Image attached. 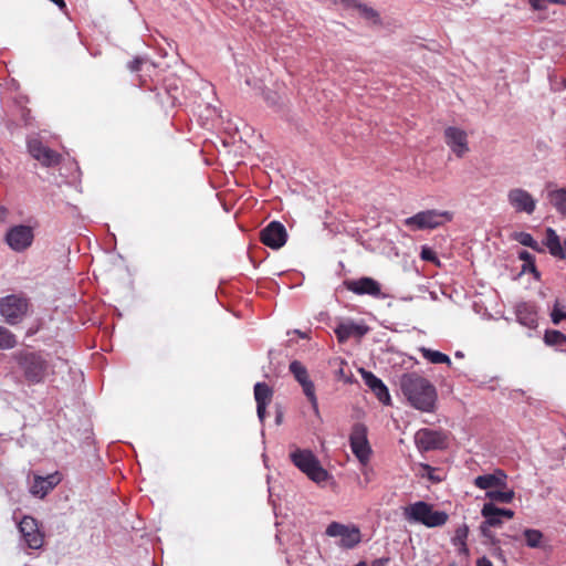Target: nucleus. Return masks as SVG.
<instances>
[{
	"mask_svg": "<svg viewBox=\"0 0 566 566\" xmlns=\"http://www.w3.org/2000/svg\"><path fill=\"white\" fill-rule=\"evenodd\" d=\"M399 386L408 402L423 412H432L438 398L436 387L424 377L408 373L400 377Z\"/></svg>",
	"mask_w": 566,
	"mask_h": 566,
	"instance_id": "f257e3e1",
	"label": "nucleus"
},
{
	"mask_svg": "<svg viewBox=\"0 0 566 566\" xmlns=\"http://www.w3.org/2000/svg\"><path fill=\"white\" fill-rule=\"evenodd\" d=\"M13 359L29 385L44 382L53 374L52 366L40 352L19 350L13 354Z\"/></svg>",
	"mask_w": 566,
	"mask_h": 566,
	"instance_id": "f03ea898",
	"label": "nucleus"
},
{
	"mask_svg": "<svg viewBox=\"0 0 566 566\" xmlns=\"http://www.w3.org/2000/svg\"><path fill=\"white\" fill-rule=\"evenodd\" d=\"M403 517L411 524H421L428 528L441 527L447 524L449 514L436 510L434 505L424 501H417L403 507Z\"/></svg>",
	"mask_w": 566,
	"mask_h": 566,
	"instance_id": "7ed1b4c3",
	"label": "nucleus"
},
{
	"mask_svg": "<svg viewBox=\"0 0 566 566\" xmlns=\"http://www.w3.org/2000/svg\"><path fill=\"white\" fill-rule=\"evenodd\" d=\"M293 464L306 474L315 483H322L327 480L328 472L321 465L315 454L307 449H294L290 453Z\"/></svg>",
	"mask_w": 566,
	"mask_h": 566,
	"instance_id": "20e7f679",
	"label": "nucleus"
},
{
	"mask_svg": "<svg viewBox=\"0 0 566 566\" xmlns=\"http://www.w3.org/2000/svg\"><path fill=\"white\" fill-rule=\"evenodd\" d=\"M453 219V213L447 210H424L416 213L412 217L406 218L403 224L411 231L436 229L450 222Z\"/></svg>",
	"mask_w": 566,
	"mask_h": 566,
	"instance_id": "39448f33",
	"label": "nucleus"
},
{
	"mask_svg": "<svg viewBox=\"0 0 566 566\" xmlns=\"http://www.w3.org/2000/svg\"><path fill=\"white\" fill-rule=\"evenodd\" d=\"M29 301L22 295L11 294L0 298V315L9 325L21 323L29 312Z\"/></svg>",
	"mask_w": 566,
	"mask_h": 566,
	"instance_id": "423d86ee",
	"label": "nucleus"
},
{
	"mask_svg": "<svg viewBox=\"0 0 566 566\" xmlns=\"http://www.w3.org/2000/svg\"><path fill=\"white\" fill-rule=\"evenodd\" d=\"M325 534L328 537L338 538L336 544L344 549H352L361 542L360 530L355 524L332 522L326 527Z\"/></svg>",
	"mask_w": 566,
	"mask_h": 566,
	"instance_id": "0eeeda50",
	"label": "nucleus"
},
{
	"mask_svg": "<svg viewBox=\"0 0 566 566\" xmlns=\"http://www.w3.org/2000/svg\"><path fill=\"white\" fill-rule=\"evenodd\" d=\"M4 241L14 252L28 250L34 241V229L28 224H15L10 227L4 235Z\"/></svg>",
	"mask_w": 566,
	"mask_h": 566,
	"instance_id": "6e6552de",
	"label": "nucleus"
},
{
	"mask_svg": "<svg viewBox=\"0 0 566 566\" xmlns=\"http://www.w3.org/2000/svg\"><path fill=\"white\" fill-rule=\"evenodd\" d=\"M350 449L359 463L365 467L371 455V448L367 439V428L363 423L354 424L349 436Z\"/></svg>",
	"mask_w": 566,
	"mask_h": 566,
	"instance_id": "1a4fd4ad",
	"label": "nucleus"
},
{
	"mask_svg": "<svg viewBox=\"0 0 566 566\" xmlns=\"http://www.w3.org/2000/svg\"><path fill=\"white\" fill-rule=\"evenodd\" d=\"M291 374L297 380V382L302 386L304 395L310 400L314 412L318 413V402L317 397L315 395V386L313 381L308 377V373L306 367L298 360H293L289 367Z\"/></svg>",
	"mask_w": 566,
	"mask_h": 566,
	"instance_id": "9d476101",
	"label": "nucleus"
},
{
	"mask_svg": "<svg viewBox=\"0 0 566 566\" xmlns=\"http://www.w3.org/2000/svg\"><path fill=\"white\" fill-rule=\"evenodd\" d=\"M443 137L447 146L458 158H463L470 151L468 133L464 129L448 126L444 129Z\"/></svg>",
	"mask_w": 566,
	"mask_h": 566,
	"instance_id": "9b49d317",
	"label": "nucleus"
},
{
	"mask_svg": "<svg viewBox=\"0 0 566 566\" xmlns=\"http://www.w3.org/2000/svg\"><path fill=\"white\" fill-rule=\"evenodd\" d=\"M19 532L27 547L39 549L43 546L44 536L39 528L38 522L31 516H24L19 523Z\"/></svg>",
	"mask_w": 566,
	"mask_h": 566,
	"instance_id": "f8f14e48",
	"label": "nucleus"
},
{
	"mask_svg": "<svg viewBox=\"0 0 566 566\" xmlns=\"http://www.w3.org/2000/svg\"><path fill=\"white\" fill-rule=\"evenodd\" d=\"M507 202L515 212L526 214H532L537 205L536 199L523 188L509 190Z\"/></svg>",
	"mask_w": 566,
	"mask_h": 566,
	"instance_id": "ddd939ff",
	"label": "nucleus"
},
{
	"mask_svg": "<svg viewBox=\"0 0 566 566\" xmlns=\"http://www.w3.org/2000/svg\"><path fill=\"white\" fill-rule=\"evenodd\" d=\"M415 441L417 447L423 451L442 449L447 446V436L442 431L420 429L415 436Z\"/></svg>",
	"mask_w": 566,
	"mask_h": 566,
	"instance_id": "4468645a",
	"label": "nucleus"
},
{
	"mask_svg": "<svg viewBox=\"0 0 566 566\" xmlns=\"http://www.w3.org/2000/svg\"><path fill=\"white\" fill-rule=\"evenodd\" d=\"M345 287L357 295H370L373 297H386L381 293V285L373 277L363 276L357 280L344 282Z\"/></svg>",
	"mask_w": 566,
	"mask_h": 566,
	"instance_id": "2eb2a0df",
	"label": "nucleus"
},
{
	"mask_svg": "<svg viewBox=\"0 0 566 566\" xmlns=\"http://www.w3.org/2000/svg\"><path fill=\"white\" fill-rule=\"evenodd\" d=\"M287 233L285 227L279 221L270 222L261 231V241L272 249H280L286 242Z\"/></svg>",
	"mask_w": 566,
	"mask_h": 566,
	"instance_id": "dca6fc26",
	"label": "nucleus"
},
{
	"mask_svg": "<svg viewBox=\"0 0 566 566\" xmlns=\"http://www.w3.org/2000/svg\"><path fill=\"white\" fill-rule=\"evenodd\" d=\"M61 480L62 478L59 472L51 473L46 476L34 475L30 483V493L33 496L43 499L61 482Z\"/></svg>",
	"mask_w": 566,
	"mask_h": 566,
	"instance_id": "f3484780",
	"label": "nucleus"
},
{
	"mask_svg": "<svg viewBox=\"0 0 566 566\" xmlns=\"http://www.w3.org/2000/svg\"><path fill=\"white\" fill-rule=\"evenodd\" d=\"M31 156L44 166H53L59 163V154L45 147L39 139L32 138L28 142Z\"/></svg>",
	"mask_w": 566,
	"mask_h": 566,
	"instance_id": "a211bd4d",
	"label": "nucleus"
},
{
	"mask_svg": "<svg viewBox=\"0 0 566 566\" xmlns=\"http://www.w3.org/2000/svg\"><path fill=\"white\" fill-rule=\"evenodd\" d=\"M31 156L44 166H53L59 163V154L45 147L39 139L32 138L28 142Z\"/></svg>",
	"mask_w": 566,
	"mask_h": 566,
	"instance_id": "6ab92c4d",
	"label": "nucleus"
},
{
	"mask_svg": "<svg viewBox=\"0 0 566 566\" xmlns=\"http://www.w3.org/2000/svg\"><path fill=\"white\" fill-rule=\"evenodd\" d=\"M360 376L365 385L375 394L378 400L384 405L390 403V395L388 388L380 378L374 375L371 371L360 369Z\"/></svg>",
	"mask_w": 566,
	"mask_h": 566,
	"instance_id": "aec40b11",
	"label": "nucleus"
},
{
	"mask_svg": "<svg viewBox=\"0 0 566 566\" xmlns=\"http://www.w3.org/2000/svg\"><path fill=\"white\" fill-rule=\"evenodd\" d=\"M338 342L345 343L350 337H361L368 332L365 324L356 323L352 319L340 322L334 329Z\"/></svg>",
	"mask_w": 566,
	"mask_h": 566,
	"instance_id": "412c9836",
	"label": "nucleus"
},
{
	"mask_svg": "<svg viewBox=\"0 0 566 566\" xmlns=\"http://www.w3.org/2000/svg\"><path fill=\"white\" fill-rule=\"evenodd\" d=\"M273 396L272 389L264 382H256L254 386V398L256 401V413L261 422L265 419V408Z\"/></svg>",
	"mask_w": 566,
	"mask_h": 566,
	"instance_id": "4be33fe9",
	"label": "nucleus"
},
{
	"mask_svg": "<svg viewBox=\"0 0 566 566\" xmlns=\"http://www.w3.org/2000/svg\"><path fill=\"white\" fill-rule=\"evenodd\" d=\"M515 313L517 322L521 325L531 329L537 327V313L534 305L530 303H521L516 306Z\"/></svg>",
	"mask_w": 566,
	"mask_h": 566,
	"instance_id": "5701e85b",
	"label": "nucleus"
},
{
	"mask_svg": "<svg viewBox=\"0 0 566 566\" xmlns=\"http://www.w3.org/2000/svg\"><path fill=\"white\" fill-rule=\"evenodd\" d=\"M506 475L497 470L492 474L479 475L474 479V485L481 490H489L495 486L505 485Z\"/></svg>",
	"mask_w": 566,
	"mask_h": 566,
	"instance_id": "b1692460",
	"label": "nucleus"
},
{
	"mask_svg": "<svg viewBox=\"0 0 566 566\" xmlns=\"http://www.w3.org/2000/svg\"><path fill=\"white\" fill-rule=\"evenodd\" d=\"M468 536L469 526L465 523H463L455 528L454 535L451 538V543L453 544V546L457 547L458 554L463 555L465 557H468L470 554L469 547L467 545Z\"/></svg>",
	"mask_w": 566,
	"mask_h": 566,
	"instance_id": "393cba45",
	"label": "nucleus"
},
{
	"mask_svg": "<svg viewBox=\"0 0 566 566\" xmlns=\"http://www.w3.org/2000/svg\"><path fill=\"white\" fill-rule=\"evenodd\" d=\"M481 515L484 517L482 524L490 527L500 526L503 523V517L497 514V506L494 503H485L481 510Z\"/></svg>",
	"mask_w": 566,
	"mask_h": 566,
	"instance_id": "a878e982",
	"label": "nucleus"
},
{
	"mask_svg": "<svg viewBox=\"0 0 566 566\" xmlns=\"http://www.w3.org/2000/svg\"><path fill=\"white\" fill-rule=\"evenodd\" d=\"M547 198L556 211L566 217V187L548 191Z\"/></svg>",
	"mask_w": 566,
	"mask_h": 566,
	"instance_id": "bb28decb",
	"label": "nucleus"
},
{
	"mask_svg": "<svg viewBox=\"0 0 566 566\" xmlns=\"http://www.w3.org/2000/svg\"><path fill=\"white\" fill-rule=\"evenodd\" d=\"M419 352L421 353L422 357L430 361L431 364H447L451 365V359L448 355L433 350L427 347H420Z\"/></svg>",
	"mask_w": 566,
	"mask_h": 566,
	"instance_id": "cd10ccee",
	"label": "nucleus"
},
{
	"mask_svg": "<svg viewBox=\"0 0 566 566\" xmlns=\"http://www.w3.org/2000/svg\"><path fill=\"white\" fill-rule=\"evenodd\" d=\"M546 245L553 255L562 258L564 256L559 237L551 228L546 230Z\"/></svg>",
	"mask_w": 566,
	"mask_h": 566,
	"instance_id": "c85d7f7f",
	"label": "nucleus"
},
{
	"mask_svg": "<svg viewBox=\"0 0 566 566\" xmlns=\"http://www.w3.org/2000/svg\"><path fill=\"white\" fill-rule=\"evenodd\" d=\"M17 343V336L7 327L0 325V349H12Z\"/></svg>",
	"mask_w": 566,
	"mask_h": 566,
	"instance_id": "c756f323",
	"label": "nucleus"
},
{
	"mask_svg": "<svg viewBox=\"0 0 566 566\" xmlns=\"http://www.w3.org/2000/svg\"><path fill=\"white\" fill-rule=\"evenodd\" d=\"M485 496L488 499H490L492 502L511 503L514 499V491L513 490H507V491L489 490L485 493Z\"/></svg>",
	"mask_w": 566,
	"mask_h": 566,
	"instance_id": "7c9ffc66",
	"label": "nucleus"
},
{
	"mask_svg": "<svg viewBox=\"0 0 566 566\" xmlns=\"http://www.w3.org/2000/svg\"><path fill=\"white\" fill-rule=\"evenodd\" d=\"M526 545L531 548H537L542 544L543 533L538 530L526 528L524 531Z\"/></svg>",
	"mask_w": 566,
	"mask_h": 566,
	"instance_id": "2f4dec72",
	"label": "nucleus"
},
{
	"mask_svg": "<svg viewBox=\"0 0 566 566\" xmlns=\"http://www.w3.org/2000/svg\"><path fill=\"white\" fill-rule=\"evenodd\" d=\"M513 239L521 243L522 245L532 248L533 250L539 251L538 243L534 240V238L527 232H515L513 234Z\"/></svg>",
	"mask_w": 566,
	"mask_h": 566,
	"instance_id": "473e14b6",
	"label": "nucleus"
},
{
	"mask_svg": "<svg viewBox=\"0 0 566 566\" xmlns=\"http://www.w3.org/2000/svg\"><path fill=\"white\" fill-rule=\"evenodd\" d=\"M544 342L548 346L560 345L566 342V336L559 331H547L544 336Z\"/></svg>",
	"mask_w": 566,
	"mask_h": 566,
	"instance_id": "72a5a7b5",
	"label": "nucleus"
},
{
	"mask_svg": "<svg viewBox=\"0 0 566 566\" xmlns=\"http://www.w3.org/2000/svg\"><path fill=\"white\" fill-rule=\"evenodd\" d=\"M350 3H353V6L356 7L359 12L367 19H374L377 15L371 8H368L361 3H357L356 0H350Z\"/></svg>",
	"mask_w": 566,
	"mask_h": 566,
	"instance_id": "f704fd0d",
	"label": "nucleus"
},
{
	"mask_svg": "<svg viewBox=\"0 0 566 566\" xmlns=\"http://www.w3.org/2000/svg\"><path fill=\"white\" fill-rule=\"evenodd\" d=\"M480 531L483 537H485L493 546L499 545V539L491 531V527L484 524H481Z\"/></svg>",
	"mask_w": 566,
	"mask_h": 566,
	"instance_id": "c9c22d12",
	"label": "nucleus"
},
{
	"mask_svg": "<svg viewBox=\"0 0 566 566\" xmlns=\"http://www.w3.org/2000/svg\"><path fill=\"white\" fill-rule=\"evenodd\" d=\"M551 316L554 324H559L562 319L566 318V311H563L558 307V304H556L552 311Z\"/></svg>",
	"mask_w": 566,
	"mask_h": 566,
	"instance_id": "e433bc0d",
	"label": "nucleus"
},
{
	"mask_svg": "<svg viewBox=\"0 0 566 566\" xmlns=\"http://www.w3.org/2000/svg\"><path fill=\"white\" fill-rule=\"evenodd\" d=\"M421 259L424 261L434 262L437 260V255L432 249L423 247L421 250Z\"/></svg>",
	"mask_w": 566,
	"mask_h": 566,
	"instance_id": "4c0bfd02",
	"label": "nucleus"
},
{
	"mask_svg": "<svg viewBox=\"0 0 566 566\" xmlns=\"http://www.w3.org/2000/svg\"><path fill=\"white\" fill-rule=\"evenodd\" d=\"M556 2H558V1L557 0H530L531 6L535 10L545 9L548 3H556Z\"/></svg>",
	"mask_w": 566,
	"mask_h": 566,
	"instance_id": "58836bf2",
	"label": "nucleus"
},
{
	"mask_svg": "<svg viewBox=\"0 0 566 566\" xmlns=\"http://www.w3.org/2000/svg\"><path fill=\"white\" fill-rule=\"evenodd\" d=\"M145 63V60L142 59V57H136L129 64H128V69L132 71V72H137L140 70L142 65Z\"/></svg>",
	"mask_w": 566,
	"mask_h": 566,
	"instance_id": "ea45409f",
	"label": "nucleus"
},
{
	"mask_svg": "<svg viewBox=\"0 0 566 566\" xmlns=\"http://www.w3.org/2000/svg\"><path fill=\"white\" fill-rule=\"evenodd\" d=\"M497 514H500L503 518H506V520H511L514 517V512L510 509L497 507Z\"/></svg>",
	"mask_w": 566,
	"mask_h": 566,
	"instance_id": "a19ab883",
	"label": "nucleus"
},
{
	"mask_svg": "<svg viewBox=\"0 0 566 566\" xmlns=\"http://www.w3.org/2000/svg\"><path fill=\"white\" fill-rule=\"evenodd\" d=\"M493 556L499 558L503 564L506 563V558L504 556V553H503L502 548L499 545H495V548L493 551Z\"/></svg>",
	"mask_w": 566,
	"mask_h": 566,
	"instance_id": "79ce46f5",
	"label": "nucleus"
},
{
	"mask_svg": "<svg viewBox=\"0 0 566 566\" xmlns=\"http://www.w3.org/2000/svg\"><path fill=\"white\" fill-rule=\"evenodd\" d=\"M520 259L532 264L533 262V256L530 252L527 251H521L520 254H518Z\"/></svg>",
	"mask_w": 566,
	"mask_h": 566,
	"instance_id": "37998d69",
	"label": "nucleus"
},
{
	"mask_svg": "<svg viewBox=\"0 0 566 566\" xmlns=\"http://www.w3.org/2000/svg\"><path fill=\"white\" fill-rule=\"evenodd\" d=\"M475 566H493V564L489 558L483 556L476 560Z\"/></svg>",
	"mask_w": 566,
	"mask_h": 566,
	"instance_id": "c03bdc74",
	"label": "nucleus"
},
{
	"mask_svg": "<svg viewBox=\"0 0 566 566\" xmlns=\"http://www.w3.org/2000/svg\"><path fill=\"white\" fill-rule=\"evenodd\" d=\"M8 216V209L0 207V223L4 222Z\"/></svg>",
	"mask_w": 566,
	"mask_h": 566,
	"instance_id": "a18cd8bd",
	"label": "nucleus"
},
{
	"mask_svg": "<svg viewBox=\"0 0 566 566\" xmlns=\"http://www.w3.org/2000/svg\"><path fill=\"white\" fill-rule=\"evenodd\" d=\"M388 560V558L376 559L371 566H387Z\"/></svg>",
	"mask_w": 566,
	"mask_h": 566,
	"instance_id": "49530a36",
	"label": "nucleus"
},
{
	"mask_svg": "<svg viewBox=\"0 0 566 566\" xmlns=\"http://www.w3.org/2000/svg\"><path fill=\"white\" fill-rule=\"evenodd\" d=\"M369 473H370V470L365 465L364 470H363V474L365 475L366 482L369 481V478H370Z\"/></svg>",
	"mask_w": 566,
	"mask_h": 566,
	"instance_id": "de8ad7c7",
	"label": "nucleus"
},
{
	"mask_svg": "<svg viewBox=\"0 0 566 566\" xmlns=\"http://www.w3.org/2000/svg\"><path fill=\"white\" fill-rule=\"evenodd\" d=\"M266 99H268V101H269V103H270V104H272V105L277 104V99H272V98H270L269 96L266 97Z\"/></svg>",
	"mask_w": 566,
	"mask_h": 566,
	"instance_id": "09e8293b",
	"label": "nucleus"
},
{
	"mask_svg": "<svg viewBox=\"0 0 566 566\" xmlns=\"http://www.w3.org/2000/svg\"><path fill=\"white\" fill-rule=\"evenodd\" d=\"M455 357H458V358H462V357H463V354H462L461 352H457V353H455Z\"/></svg>",
	"mask_w": 566,
	"mask_h": 566,
	"instance_id": "8fccbe9b",
	"label": "nucleus"
},
{
	"mask_svg": "<svg viewBox=\"0 0 566 566\" xmlns=\"http://www.w3.org/2000/svg\"><path fill=\"white\" fill-rule=\"evenodd\" d=\"M562 85H563V88H565V90H566V78H564V80L562 81Z\"/></svg>",
	"mask_w": 566,
	"mask_h": 566,
	"instance_id": "3c124183",
	"label": "nucleus"
},
{
	"mask_svg": "<svg viewBox=\"0 0 566 566\" xmlns=\"http://www.w3.org/2000/svg\"><path fill=\"white\" fill-rule=\"evenodd\" d=\"M354 566H366V564L364 562H361V563H358L357 565H354Z\"/></svg>",
	"mask_w": 566,
	"mask_h": 566,
	"instance_id": "603ef678",
	"label": "nucleus"
}]
</instances>
